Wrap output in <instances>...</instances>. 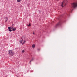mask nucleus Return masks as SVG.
Wrapping results in <instances>:
<instances>
[{"label":"nucleus","mask_w":77,"mask_h":77,"mask_svg":"<svg viewBox=\"0 0 77 77\" xmlns=\"http://www.w3.org/2000/svg\"><path fill=\"white\" fill-rule=\"evenodd\" d=\"M58 1H59V0H57Z\"/></svg>","instance_id":"16"},{"label":"nucleus","mask_w":77,"mask_h":77,"mask_svg":"<svg viewBox=\"0 0 77 77\" xmlns=\"http://www.w3.org/2000/svg\"><path fill=\"white\" fill-rule=\"evenodd\" d=\"M33 60H34V59H33V58H32V59L31 60V61H30L29 63H30V62H31L32 61H33Z\"/></svg>","instance_id":"10"},{"label":"nucleus","mask_w":77,"mask_h":77,"mask_svg":"<svg viewBox=\"0 0 77 77\" xmlns=\"http://www.w3.org/2000/svg\"><path fill=\"white\" fill-rule=\"evenodd\" d=\"M14 26V24H12V26Z\"/></svg>","instance_id":"15"},{"label":"nucleus","mask_w":77,"mask_h":77,"mask_svg":"<svg viewBox=\"0 0 77 77\" xmlns=\"http://www.w3.org/2000/svg\"><path fill=\"white\" fill-rule=\"evenodd\" d=\"M32 48H35V45H32Z\"/></svg>","instance_id":"9"},{"label":"nucleus","mask_w":77,"mask_h":77,"mask_svg":"<svg viewBox=\"0 0 77 77\" xmlns=\"http://www.w3.org/2000/svg\"><path fill=\"white\" fill-rule=\"evenodd\" d=\"M5 22H6L8 20V18L5 17Z\"/></svg>","instance_id":"7"},{"label":"nucleus","mask_w":77,"mask_h":77,"mask_svg":"<svg viewBox=\"0 0 77 77\" xmlns=\"http://www.w3.org/2000/svg\"><path fill=\"white\" fill-rule=\"evenodd\" d=\"M60 24H61V22H60L57 25V26H60Z\"/></svg>","instance_id":"8"},{"label":"nucleus","mask_w":77,"mask_h":77,"mask_svg":"<svg viewBox=\"0 0 77 77\" xmlns=\"http://www.w3.org/2000/svg\"><path fill=\"white\" fill-rule=\"evenodd\" d=\"M33 34H35V33H34V32H33Z\"/></svg>","instance_id":"14"},{"label":"nucleus","mask_w":77,"mask_h":77,"mask_svg":"<svg viewBox=\"0 0 77 77\" xmlns=\"http://www.w3.org/2000/svg\"><path fill=\"white\" fill-rule=\"evenodd\" d=\"M17 2H21V0H17Z\"/></svg>","instance_id":"11"},{"label":"nucleus","mask_w":77,"mask_h":77,"mask_svg":"<svg viewBox=\"0 0 77 77\" xmlns=\"http://www.w3.org/2000/svg\"><path fill=\"white\" fill-rule=\"evenodd\" d=\"M23 37H22L21 38V40L20 41V44L21 43V44H22V45H23V44L26 42V41L24 40V39H23Z\"/></svg>","instance_id":"2"},{"label":"nucleus","mask_w":77,"mask_h":77,"mask_svg":"<svg viewBox=\"0 0 77 77\" xmlns=\"http://www.w3.org/2000/svg\"><path fill=\"white\" fill-rule=\"evenodd\" d=\"M8 29H9V31L10 32H12V29H11V27H8Z\"/></svg>","instance_id":"6"},{"label":"nucleus","mask_w":77,"mask_h":77,"mask_svg":"<svg viewBox=\"0 0 77 77\" xmlns=\"http://www.w3.org/2000/svg\"><path fill=\"white\" fill-rule=\"evenodd\" d=\"M11 29H12V31H15V30H16V28H14L13 29V27H12Z\"/></svg>","instance_id":"5"},{"label":"nucleus","mask_w":77,"mask_h":77,"mask_svg":"<svg viewBox=\"0 0 77 77\" xmlns=\"http://www.w3.org/2000/svg\"><path fill=\"white\" fill-rule=\"evenodd\" d=\"M22 53H24V50H23L22 51Z\"/></svg>","instance_id":"13"},{"label":"nucleus","mask_w":77,"mask_h":77,"mask_svg":"<svg viewBox=\"0 0 77 77\" xmlns=\"http://www.w3.org/2000/svg\"><path fill=\"white\" fill-rule=\"evenodd\" d=\"M65 3L64 2H62L61 4L62 7V8L64 7V6H65Z\"/></svg>","instance_id":"4"},{"label":"nucleus","mask_w":77,"mask_h":77,"mask_svg":"<svg viewBox=\"0 0 77 77\" xmlns=\"http://www.w3.org/2000/svg\"><path fill=\"white\" fill-rule=\"evenodd\" d=\"M31 26V25H30V23H29V25H28L27 26Z\"/></svg>","instance_id":"12"},{"label":"nucleus","mask_w":77,"mask_h":77,"mask_svg":"<svg viewBox=\"0 0 77 77\" xmlns=\"http://www.w3.org/2000/svg\"><path fill=\"white\" fill-rule=\"evenodd\" d=\"M9 54L10 55V56H13L14 54V52L12 51L9 50L8 51Z\"/></svg>","instance_id":"3"},{"label":"nucleus","mask_w":77,"mask_h":77,"mask_svg":"<svg viewBox=\"0 0 77 77\" xmlns=\"http://www.w3.org/2000/svg\"><path fill=\"white\" fill-rule=\"evenodd\" d=\"M77 7V2H74L72 4L71 9L72 10H73L74 8H76Z\"/></svg>","instance_id":"1"}]
</instances>
